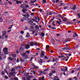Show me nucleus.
<instances>
[{"mask_svg":"<svg viewBox=\"0 0 80 80\" xmlns=\"http://www.w3.org/2000/svg\"><path fill=\"white\" fill-rule=\"evenodd\" d=\"M22 80H26V79H25V78L24 77L22 78Z\"/></svg>","mask_w":80,"mask_h":80,"instance_id":"de8ad7c7","label":"nucleus"},{"mask_svg":"<svg viewBox=\"0 0 80 80\" xmlns=\"http://www.w3.org/2000/svg\"><path fill=\"white\" fill-rule=\"evenodd\" d=\"M59 17H60V18H63V16H62V15H61L60 14H59L58 15Z\"/></svg>","mask_w":80,"mask_h":80,"instance_id":"5701e85b","label":"nucleus"},{"mask_svg":"<svg viewBox=\"0 0 80 80\" xmlns=\"http://www.w3.org/2000/svg\"><path fill=\"white\" fill-rule=\"evenodd\" d=\"M30 77H27V79L28 80H30Z\"/></svg>","mask_w":80,"mask_h":80,"instance_id":"4d7b16f0","label":"nucleus"},{"mask_svg":"<svg viewBox=\"0 0 80 80\" xmlns=\"http://www.w3.org/2000/svg\"><path fill=\"white\" fill-rule=\"evenodd\" d=\"M25 47L26 49H28V48H30V45H25L23 44L20 47V48L19 49L21 51H23V50H24V48Z\"/></svg>","mask_w":80,"mask_h":80,"instance_id":"f257e3e1","label":"nucleus"},{"mask_svg":"<svg viewBox=\"0 0 80 80\" xmlns=\"http://www.w3.org/2000/svg\"><path fill=\"white\" fill-rule=\"evenodd\" d=\"M62 50H67L68 49V48H67V47H66L65 48H63L62 49Z\"/></svg>","mask_w":80,"mask_h":80,"instance_id":"393cba45","label":"nucleus"},{"mask_svg":"<svg viewBox=\"0 0 80 80\" xmlns=\"http://www.w3.org/2000/svg\"><path fill=\"white\" fill-rule=\"evenodd\" d=\"M12 57H16V55L15 54H12Z\"/></svg>","mask_w":80,"mask_h":80,"instance_id":"a878e982","label":"nucleus"},{"mask_svg":"<svg viewBox=\"0 0 80 80\" xmlns=\"http://www.w3.org/2000/svg\"><path fill=\"white\" fill-rule=\"evenodd\" d=\"M7 34V33L6 32V31H3V36H4V35H5Z\"/></svg>","mask_w":80,"mask_h":80,"instance_id":"6ab92c4d","label":"nucleus"},{"mask_svg":"<svg viewBox=\"0 0 80 80\" xmlns=\"http://www.w3.org/2000/svg\"><path fill=\"white\" fill-rule=\"evenodd\" d=\"M15 69L13 68L11 70V72H13V71H15Z\"/></svg>","mask_w":80,"mask_h":80,"instance_id":"4c0bfd02","label":"nucleus"},{"mask_svg":"<svg viewBox=\"0 0 80 80\" xmlns=\"http://www.w3.org/2000/svg\"><path fill=\"white\" fill-rule=\"evenodd\" d=\"M74 80H77V78L76 77H74Z\"/></svg>","mask_w":80,"mask_h":80,"instance_id":"864d4df0","label":"nucleus"},{"mask_svg":"<svg viewBox=\"0 0 80 80\" xmlns=\"http://www.w3.org/2000/svg\"><path fill=\"white\" fill-rule=\"evenodd\" d=\"M63 22H67V18H65L63 19Z\"/></svg>","mask_w":80,"mask_h":80,"instance_id":"aec40b11","label":"nucleus"},{"mask_svg":"<svg viewBox=\"0 0 80 80\" xmlns=\"http://www.w3.org/2000/svg\"><path fill=\"white\" fill-rule=\"evenodd\" d=\"M5 78L6 79H8V77L7 76H5Z\"/></svg>","mask_w":80,"mask_h":80,"instance_id":"a19ab883","label":"nucleus"},{"mask_svg":"<svg viewBox=\"0 0 80 80\" xmlns=\"http://www.w3.org/2000/svg\"><path fill=\"white\" fill-rule=\"evenodd\" d=\"M77 8L76 7V6H74L72 8V10H76Z\"/></svg>","mask_w":80,"mask_h":80,"instance_id":"4468645a","label":"nucleus"},{"mask_svg":"<svg viewBox=\"0 0 80 80\" xmlns=\"http://www.w3.org/2000/svg\"><path fill=\"white\" fill-rule=\"evenodd\" d=\"M0 5H3V2H0Z\"/></svg>","mask_w":80,"mask_h":80,"instance_id":"bf43d9fd","label":"nucleus"},{"mask_svg":"<svg viewBox=\"0 0 80 80\" xmlns=\"http://www.w3.org/2000/svg\"><path fill=\"white\" fill-rule=\"evenodd\" d=\"M35 28L37 29H38V28H39V27H38V25H37L35 26Z\"/></svg>","mask_w":80,"mask_h":80,"instance_id":"4be33fe9","label":"nucleus"},{"mask_svg":"<svg viewBox=\"0 0 80 80\" xmlns=\"http://www.w3.org/2000/svg\"><path fill=\"white\" fill-rule=\"evenodd\" d=\"M31 16H33L34 15V13H31Z\"/></svg>","mask_w":80,"mask_h":80,"instance_id":"c03bdc74","label":"nucleus"},{"mask_svg":"<svg viewBox=\"0 0 80 80\" xmlns=\"http://www.w3.org/2000/svg\"><path fill=\"white\" fill-rule=\"evenodd\" d=\"M53 80H60V79L58 78V76H56L54 77Z\"/></svg>","mask_w":80,"mask_h":80,"instance_id":"39448f33","label":"nucleus"},{"mask_svg":"<svg viewBox=\"0 0 80 80\" xmlns=\"http://www.w3.org/2000/svg\"><path fill=\"white\" fill-rule=\"evenodd\" d=\"M67 7H68L67 6H66V7H64V10H66V9L67 8Z\"/></svg>","mask_w":80,"mask_h":80,"instance_id":"3c124183","label":"nucleus"},{"mask_svg":"<svg viewBox=\"0 0 80 80\" xmlns=\"http://www.w3.org/2000/svg\"><path fill=\"white\" fill-rule=\"evenodd\" d=\"M52 2L53 3H55V0H52Z\"/></svg>","mask_w":80,"mask_h":80,"instance_id":"0e129e2a","label":"nucleus"},{"mask_svg":"<svg viewBox=\"0 0 80 80\" xmlns=\"http://www.w3.org/2000/svg\"><path fill=\"white\" fill-rule=\"evenodd\" d=\"M2 75H4V71H2Z\"/></svg>","mask_w":80,"mask_h":80,"instance_id":"680f3d73","label":"nucleus"},{"mask_svg":"<svg viewBox=\"0 0 80 80\" xmlns=\"http://www.w3.org/2000/svg\"><path fill=\"white\" fill-rule=\"evenodd\" d=\"M52 14H53V13L51 12H49V15H52Z\"/></svg>","mask_w":80,"mask_h":80,"instance_id":"c9c22d12","label":"nucleus"},{"mask_svg":"<svg viewBox=\"0 0 80 80\" xmlns=\"http://www.w3.org/2000/svg\"><path fill=\"white\" fill-rule=\"evenodd\" d=\"M3 21V18H0V22H2V21Z\"/></svg>","mask_w":80,"mask_h":80,"instance_id":"b1692460","label":"nucleus"},{"mask_svg":"<svg viewBox=\"0 0 80 80\" xmlns=\"http://www.w3.org/2000/svg\"><path fill=\"white\" fill-rule=\"evenodd\" d=\"M14 80H18V78H17V77H15L14 78Z\"/></svg>","mask_w":80,"mask_h":80,"instance_id":"c756f323","label":"nucleus"},{"mask_svg":"<svg viewBox=\"0 0 80 80\" xmlns=\"http://www.w3.org/2000/svg\"><path fill=\"white\" fill-rule=\"evenodd\" d=\"M40 73H39V75H42V73H43V72H42V71H40Z\"/></svg>","mask_w":80,"mask_h":80,"instance_id":"bb28decb","label":"nucleus"},{"mask_svg":"<svg viewBox=\"0 0 80 80\" xmlns=\"http://www.w3.org/2000/svg\"><path fill=\"white\" fill-rule=\"evenodd\" d=\"M19 38H20V39H23V37H22V36H19Z\"/></svg>","mask_w":80,"mask_h":80,"instance_id":"ea45409f","label":"nucleus"},{"mask_svg":"<svg viewBox=\"0 0 80 80\" xmlns=\"http://www.w3.org/2000/svg\"><path fill=\"white\" fill-rule=\"evenodd\" d=\"M48 69H47V68H46V69H44V72H45V71H48Z\"/></svg>","mask_w":80,"mask_h":80,"instance_id":"79ce46f5","label":"nucleus"},{"mask_svg":"<svg viewBox=\"0 0 80 80\" xmlns=\"http://www.w3.org/2000/svg\"><path fill=\"white\" fill-rule=\"evenodd\" d=\"M27 11V10L26 9H23L22 10V11L24 13H25Z\"/></svg>","mask_w":80,"mask_h":80,"instance_id":"9d476101","label":"nucleus"},{"mask_svg":"<svg viewBox=\"0 0 80 80\" xmlns=\"http://www.w3.org/2000/svg\"><path fill=\"white\" fill-rule=\"evenodd\" d=\"M32 12H35V9H33L32 10Z\"/></svg>","mask_w":80,"mask_h":80,"instance_id":"338daca9","label":"nucleus"},{"mask_svg":"<svg viewBox=\"0 0 80 80\" xmlns=\"http://www.w3.org/2000/svg\"><path fill=\"white\" fill-rule=\"evenodd\" d=\"M15 74V72H11L9 73V75L10 76H13Z\"/></svg>","mask_w":80,"mask_h":80,"instance_id":"0eeeda50","label":"nucleus"},{"mask_svg":"<svg viewBox=\"0 0 80 80\" xmlns=\"http://www.w3.org/2000/svg\"><path fill=\"white\" fill-rule=\"evenodd\" d=\"M80 69V67H79L78 68H77V70H79Z\"/></svg>","mask_w":80,"mask_h":80,"instance_id":"774afa93","label":"nucleus"},{"mask_svg":"<svg viewBox=\"0 0 80 80\" xmlns=\"http://www.w3.org/2000/svg\"><path fill=\"white\" fill-rule=\"evenodd\" d=\"M26 55H27V52H25L24 53L22 54V56L24 57H25Z\"/></svg>","mask_w":80,"mask_h":80,"instance_id":"ddd939ff","label":"nucleus"},{"mask_svg":"<svg viewBox=\"0 0 80 80\" xmlns=\"http://www.w3.org/2000/svg\"><path fill=\"white\" fill-rule=\"evenodd\" d=\"M21 34H23V33H24V32H23V31H21Z\"/></svg>","mask_w":80,"mask_h":80,"instance_id":"09e8293b","label":"nucleus"},{"mask_svg":"<svg viewBox=\"0 0 80 80\" xmlns=\"http://www.w3.org/2000/svg\"><path fill=\"white\" fill-rule=\"evenodd\" d=\"M33 57H31V59L30 60V61H32V60H33Z\"/></svg>","mask_w":80,"mask_h":80,"instance_id":"6e6d98bb","label":"nucleus"},{"mask_svg":"<svg viewBox=\"0 0 80 80\" xmlns=\"http://www.w3.org/2000/svg\"><path fill=\"white\" fill-rule=\"evenodd\" d=\"M16 3H17V4H18V3H19V1H16Z\"/></svg>","mask_w":80,"mask_h":80,"instance_id":"13d9d810","label":"nucleus"},{"mask_svg":"<svg viewBox=\"0 0 80 80\" xmlns=\"http://www.w3.org/2000/svg\"><path fill=\"white\" fill-rule=\"evenodd\" d=\"M66 58H67L64 57L63 58H62V60H65V59H66Z\"/></svg>","mask_w":80,"mask_h":80,"instance_id":"8fccbe9b","label":"nucleus"},{"mask_svg":"<svg viewBox=\"0 0 80 80\" xmlns=\"http://www.w3.org/2000/svg\"><path fill=\"white\" fill-rule=\"evenodd\" d=\"M29 37H30V34L29 33L27 32V35H26V38H29Z\"/></svg>","mask_w":80,"mask_h":80,"instance_id":"423d86ee","label":"nucleus"},{"mask_svg":"<svg viewBox=\"0 0 80 80\" xmlns=\"http://www.w3.org/2000/svg\"><path fill=\"white\" fill-rule=\"evenodd\" d=\"M29 78H33V76H30L29 77Z\"/></svg>","mask_w":80,"mask_h":80,"instance_id":"052dcab7","label":"nucleus"},{"mask_svg":"<svg viewBox=\"0 0 80 80\" xmlns=\"http://www.w3.org/2000/svg\"><path fill=\"white\" fill-rule=\"evenodd\" d=\"M45 59H48V58L47 57V56H45L44 57Z\"/></svg>","mask_w":80,"mask_h":80,"instance_id":"a18cd8bd","label":"nucleus"},{"mask_svg":"<svg viewBox=\"0 0 80 80\" xmlns=\"http://www.w3.org/2000/svg\"><path fill=\"white\" fill-rule=\"evenodd\" d=\"M63 4H64V3H63V2H61V4L59 5V6H61V5H63Z\"/></svg>","mask_w":80,"mask_h":80,"instance_id":"cd10ccee","label":"nucleus"},{"mask_svg":"<svg viewBox=\"0 0 80 80\" xmlns=\"http://www.w3.org/2000/svg\"><path fill=\"white\" fill-rule=\"evenodd\" d=\"M47 1L45 0H43V3H46Z\"/></svg>","mask_w":80,"mask_h":80,"instance_id":"72a5a7b5","label":"nucleus"},{"mask_svg":"<svg viewBox=\"0 0 80 80\" xmlns=\"http://www.w3.org/2000/svg\"><path fill=\"white\" fill-rule=\"evenodd\" d=\"M53 60V62H57V58L55 59L54 58H52Z\"/></svg>","mask_w":80,"mask_h":80,"instance_id":"1a4fd4ad","label":"nucleus"},{"mask_svg":"<svg viewBox=\"0 0 80 80\" xmlns=\"http://www.w3.org/2000/svg\"><path fill=\"white\" fill-rule=\"evenodd\" d=\"M57 23H58L59 25H60V22H59V21H57Z\"/></svg>","mask_w":80,"mask_h":80,"instance_id":"f704fd0d","label":"nucleus"},{"mask_svg":"<svg viewBox=\"0 0 80 80\" xmlns=\"http://www.w3.org/2000/svg\"><path fill=\"white\" fill-rule=\"evenodd\" d=\"M32 21H33V22H35V19L34 18H33L32 19Z\"/></svg>","mask_w":80,"mask_h":80,"instance_id":"69168bd1","label":"nucleus"},{"mask_svg":"<svg viewBox=\"0 0 80 80\" xmlns=\"http://www.w3.org/2000/svg\"><path fill=\"white\" fill-rule=\"evenodd\" d=\"M68 24H70V25H72V24H74V23H73V22H68Z\"/></svg>","mask_w":80,"mask_h":80,"instance_id":"f3484780","label":"nucleus"},{"mask_svg":"<svg viewBox=\"0 0 80 80\" xmlns=\"http://www.w3.org/2000/svg\"><path fill=\"white\" fill-rule=\"evenodd\" d=\"M77 15L78 16L79 18H80V14H79V13H78L77 14Z\"/></svg>","mask_w":80,"mask_h":80,"instance_id":"c85d7f7f","label":"nucleus"},{"mask_svg":"<svg viewBox=\"0 0 80 80\" xmlns=\"http://www.w3.org/2000/svg\"><path fill=\"white\" fill-rule=\"evenodd\" d=\"M3 52L6 55L8 54V49L7 48H5L3 49Z\"/></svg>","mask_w":80,"mask_h":80,"instance_id":"f03ea898","label":"nucleus"},{"mask_svg":"<svg viewBox=\"0 0 80 80\" xmlns=\"http://www.w3.org/2000/svg\"><path fill=\"white\" fill-rule=\"evenodd\" d=\"M41 36H42V37H44V36H45V33H43V32L41 33Z\"/></svg>","mask_w":80,"mask_h":80,"instance_id":"a211bd4d","label":"nucleus"},{"mask_svg":"<svg viewBox=\"0 0 80 80\" xmlns=\"http://www.w3.org/2000/svg\"><path fill=\"white\" fill-rule=\"evenodd\" d=\"M34 45L35 46H37V43L36 42H34Z\"/></svg>","mask_w":80,"mask_h":80,"instance_id":"412c9836","label":"nucleus"},{"mask_svg":"<svg viewBox=\"0 0 80 80\" xmlns=\"http://www.w3.org/2000/svg\"><path fill=\"white\" fill-rule=\"evenodd\" d=\"M65 69H63L62 68H61V70L63 72H68V68L67 67H65Z\"/></svg>","mask_w":80,"mask_h":80,"instance_id":"7ed1b4c3","label":"nucleus"},{"mask_svg":"<svg viewBox=\"0 0 80 80\" xmlns=\"http://www.w3.org/2000/svg\"><path fill=\"white\" fill-rule=\"evenodd\" d=\"M26 17H30V15L29 14V13L27 12L26 13Z\"/></svg>","mask_w":80,"mask_h":80,"instance_id":"2eb2a0df","label":"nucleus"},{"mask_svg":"<svg viewBox=\"0 0 80 80\" xmlns=\"http://www.w3.org/2000/svg\"><path fill=\"white\" fill-rule=\"evenodd\" d=\"M30 51L29 50L27 51L26 52V53H30Z\"/></svg>","mask_w":80,"mask_h":80,"instance_id":"2f4dec72","label":"nucleus"},{"mask_svg":"<svg viewBox=\"0 0 80 80\" xmlns=\"http://www.w3.org/2000/svg\"><path fill=\"white\" fill-rule=\"evenodd\" d=\"M74 34L76 36V37H77V36H78V35H77L76 33L74 32Z\"/></svg>","mask_w":80,"mask_h":80,"instance_id":"e2e57ef3","label":"nucleus"},{"mask_svg":"<svg viewBox=\"0 0 80 80\" xmlns=\"http://www.w3.org/2000/svg\"><path fill=\"white\" fill-rule=\"evenodd\" d=\"M8 3H9V4H10V5H12V3L10 1L8 2Z\"/></svg>","mask_w":80,"mask_h":80,"instance_id":"603ef678","label":"nucleus"},{"mask_svg":"<svg viewBox=\"0 0 80 80\" xmlns=\"http://www.w3.org/2000/svg\"><path fill=\"white\" fill-rule=\"evenodd\" d=\"M44 78L45 77L43 76L41 78H39L38 80H44Z\"/></svg>","mask_w":80,"mask_h":80,"instance_id":"f8f14e48","label":"nucleus"},{"mask_svg":"<svg viewBox=\"0 0 80 80\" xmlns=\"http://www.w3.org/2000/svg\"><path fill=\"white\" fill-rule=\"evenodd\" d=\"M21 8H24V7H23V5L21 4Z\"/></svg>","mask_w":80,"mask_h":80,"instance_id":"7c9ffc66","label":"nucleus"},{"mask_svg":"<svg viewBox=\"0 0 80 80\" xmlns=\"http://www.w3.org/2000/svg\"><path fill=\"white\" fill-rule=\"evenodd\" d=\"M36 2V0L34 1H31V3H34V2Z\"/></svg>","mask_w":80,"mask_h":80,"instance_id":"37998d69","label":"nucleus"},{"mask_svg":"<svg viewBox=\"0 0 80 80\" xmlns=\"http://www.w3.org/2000/svg\"><path fill=\"white\" fill-rule=\"evenodd\" d=\"M49 45H47L46 46V48H47L48 49V48H49Z\"/></svg>","mask_w":80,"mask_h":80,"instance_id":"58836bf2","label":"nucleus"},{"mask_svg":"<svg viewBox=\"0 0 80 80\" xmlns=\"http://www.w3.org/2000/svg\"><path fill=\"white\" fill-rule=\"evenodd\" d=\"M20 59H21L20 60V61L21 62H23L24 61H23V60L21 59V58H20Z\"/></svg>","mask_w":80,"mask_h":80,"instance_id":"5fc2aeb1","label":"nucleus"},{"mask_svg":"<svg viewBox=\"0 0 80 80\" xmlns=\"http://www.w3.org/2000/svg\"><path fill=\"white\" fill-rule=\"evenodd\" d=\"M52 75H53L52 73H51L50 74H49V75L50 77H51V76H52Z\"/></svg>","mask_w":80,"mask_h":80,"instance_id":"e433bc0d","label":"nucleus"},{"mask_svg":"<svg viewBox=\"0 0 80 80\" xmlns=\"http://www.w3.org/2000/svg\"><path fill=\"white\" fill-rule=\"evenodd\" d=\"M30 45L31 47H33L34 45V42H30Z\"/></svg>","mask_w":80,"mask_h":80,"instance_id":"9b49d317","label":"nucleus"},{"mask_svg":"<svg viewBox=\"0 0 80 80\" xmlns=\"http://www.w3.org/2000/svg\"><path fill=\"white\" fill-rule=\"evenodd\" d=\"M41 57H43L45 56V52L41 51Z\"/></svg>","mask_w":80,"mask_h":80,"instance_id":"20e7f679","label":"nucleus"},{"mask_svg":"<svg viewBox=\"0 0 80 80\" xmlns=\"http://www.w3.org/2000/svg\"><path fill=\"white\" fill-rule=\"evenodd\" d=\"M78 77L80 79V73L79 72L78 73Z\"/></svg>","mask_w":80,"mask_h":80,"instance_id":"dca6fc26","label":"nucleus"},{"mask_svg":"<svg viewBox=\"0 0 80 80\" xmlns=\"http://www.w3.org/2000/svg\"><path fill=\"white\" fill-rule=\"evenodd\" d=\"M57 19L58 20H59L60 22H62V20H61V19H60V18H58Z\"/></svg>","mask_w":80,"mask_h":80,"instance_id":"473e14b6","label":"nucleus"},{"mask_svg":"<svg viewBox=\"0 0 80 80\" xmlns=\"http://www.w3.org/2000/svg\"><path fill=\"white\" fill-rule=\"evenodd\" d=\"M70 39L68 38L65 40V42L66 43V42H70Z\"/></svg>","mask_w":80,"mask_h":80,"instance_id":"6e6552de","label":"nucleus"},{"mask_svg":"<svg viewBox=\"0 0 80 80\" xmlns=\"http://www.w3.org/2000/svg\"><path fill=\"white\" fill-rule=\"evenodd\" d=\"M9 59L10 60H13V59L11 58H9Z\"/></svg>","mask_w":80,"mask_h":80,"instance_id":"49530a36","label":"nucleus"}]
</instances>
